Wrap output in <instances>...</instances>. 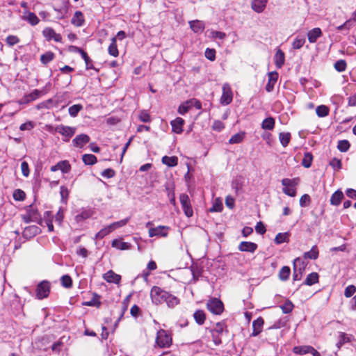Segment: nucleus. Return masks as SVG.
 <instances>
[{
	"instance_id": "a19ab883",
	"label": "nucleus",
	"mask_w": 356,
	"mask_h": 356,
	"mask_svg": "<svg viewBox=\"0 0 356 356\" xmlns=\"http://www.w3.org/2000/svg\"><path fill=\"white\" fill-rule=\"evenodd\" d=\"M223 209V205L222 201L219 198H216L212 207L209 209V211L211 213L213 212H221Z\"/></svg>"
},
{
	"instance_id": "39448f33",
	"label": "nucleus",
	"mask_w": 356,
	"mask_h": 356,
	"mask_svg": "<svg viewBox=\"0 0 356 356\" xmlns=\"http://www.w3.org/2000/svg\"><path fill=\"white\" fill-rule=\"evenodd\" d=\"M156 343L160 348H168L172 344V338L164 330L157 332Z\"/></svg>"
},
{
	"instance_id": "c03bdc74",
	"label": "nucleus",
	"mask_w": 356,
	"mask_h": 356,
	"mask_svg": "<svg viewBox=\"0 0 356 356\" xmlns=\"http://www.w3.org/2000/svg\"><path fill=\"white\" fill-rule=\"evenodd\" d=\"M312 161H313V156H312V153L306 152L304 154V157L302 161V165L305 168H308L312 165Z\"/></svg>"
},
{
	"instance_id": "bf43d9fd",
	"label": "nucleus",
	"mask_w": 356,
	"mask_h": 356,
	"mask_svg": "<svg viewBox=\"0 0 356 356\" xmlns=\"http://www.w3.org/2000/svg\"><path fill=\"white\" fill-rule=\"evenodd\" d=\"M330 165L332 166L334 170H339L342 168L341 161L339 159L333 158L330 161Z\"/></svg>"
},
{
	"instance_id": "0e129e2a",
	"label": "nucleus",
	"mask_w": 356,
	"mask_h": 356,
	"mask_svg": "<svg viewBox=\"0 0 356 356\" xmlns=\"http://www.w3.org/2000/svg\"><path fill=\"white\" fill-rule=\"evenodd\" d=\"M205 57L211 61H213L216 59V51L213 49L207 48L205 50Z\"/></svg>"
},
{
	"instance_id": "f03ea898",
	"label": "nucleus",
	"mask_w": 356,
	"mask_h": 356,
	"mask_svg": "<svg viewBox=\"0 0 356 356\" xmlns=\"http://www.w3.org/2000/svg\"><path fill=\"white\" fill-rule=\"evenodd\" d=\"M212 341L216 346H220L222 343V336L224 333H227L228 330L225 321H220L216 323L213 328L211 329Z\"/></svg>"
},
{
	"instance_id": "dca6fc26",
	"label": "nucleus",
	"mask_w": 356,
	"mask_h": 356,
	"mask_svg": "<svg viewBox=\"0 0 356 356\" xmlns=\"http://www.w3.org/2000/svg\"><path fill=\"white\" fill-rule=\"evenodd\" d=\"M257 249V245L253 242L242 241L238 245V250L241 252L253 253Z\"/></svg>"
},
{
	"instance_id": "f704fd0d",
	"label": "nucleus",
	"mask_w": 356,
	"mask_h": 356,
	"mask_svg": "<svg viewBox=\"0 0 356 356\" xmlns=\"http://www.w3.org/2000/svg\"><path fill=\"white\" fill-rule=\"evenodd\" d=\"M318 257V249L316 245H314L311 250L304 253L305 259H316Z\"/></svg>"
},
{
	"instance_id": "69168bd1",
	"label": "nucleus",
	"mask_w": 356,
	"mask_h": 356,
	"mask_svg": "<svg viewBox=\"0 0 356 356\" xmlns=\"http://www.w3.org/2000/svg\"><path fill=\"white\" fill-rule=\"evenodd\" d=\"M356 292V287L354 285H349L345 289L344 296L346 298L351 297Z\"/></svg>"
},
{
	"instance_id": "6e6552de",
	"label": "nucleus",
	"mask_w": 356,
	"mask_h": 356,
	"mask_svg": "<svg viewBox=\"0 0 356 356\" xmlns=\"http://www.w3.org/2000/svg\"><path fill=\"white\" fill-rule=\"evenodd\" d=\"M305 264L300 258H296L293 261V280H300L305 268Z\"/></svg>"
},
{
	"instance_id": "a878e982",
	"label": "nucleus",
	"mask_w": 356,
	"mask_h": 356,
	"mask_svg": "<svg viewBox=\"0 0 356 356\" xmlns=\"http://www.w3.org/2000/svg\"><path fill=\"white\" fill-rule=\"evenodd\" d=\"M352 336L345 332H339L337 346L339 349L342 346L351 341Z\"/></svg>"
},
{
	"instance_id": "de8ad7c7",
	"label": "nucleus",
	"mask_w": 356,
	"mask_h": 356,
	"mask_svg": "<svg viewBox=\"0 0 356 356\" xmlns=\"http://www.w3.org/2000/svg\"><path fill=\"white\" fill-rule=\"evenodd\" d=\"M192 108L191 106V102H190V100H188L186 102H185L184 103H183L182 104H181L179 108H178V113L181 115H184L186 114L191 108Z\"/></svg>"
},
{
	"instance_id": "4c0bfd02",
	"label": "nucleus",
	"mask_w": 356,
	"mask_h": 356,
	"mask_svg": "<svg viewBox=\"0 0 356 356\" xmlns=\"http://www.w3.org/2000/svg\"><path fill=\"white\" fill-rule=\"evenodd\" d=\"M289 234L288 232L284 233H278L275 238V243L277 245L289 242Z\"/></svg>"
},
{
	"instance_id": "3c124183",
	"label": "nucleus",
	"mask_w": 356,
	"mask_h": 356,
	"mask_svg": "<svg viewBox=\"0 0 356 356\" xmlns=\"http://www.w3.org/2000/svg\"><path fill=\"white\" fill-rule=\"evenodd\" d=\"M305 43V38L304 36H298L293 42L292 46L295 49H300Z\"/></svg>"
},
{
	"instance_id": "13d9d810",
	"label": "nucleus",
	"mask_w": 356,
	"mask_h": 356,
	"mask_svg": "<svg viewBox=\"0 0 356 356\" xmlns=\"http://www.w3.org/2000/svg\"><path fill=\"white\" fill-rule=\"evenodd\" d=\"M311 203V197L308 194H304L300 199V206L301 207H308Z\"/></svg>"
},
{
	"instance_id": "5fc2aeb1",
	"label": "nucleus",
	"mask_w": 356,
	"mask_h": 356,
	"mask_svg": "<svg viewBox=\"0 0 356 356\" xmlns=\"http://www.w3.org/2000/svg\"><path fill=\"white\" fill-rule=\"evenodd\" d=\"M61 284L65 288H71L72 286V280L70 276L65 275L61 277L60 279Z\"/></svg>"
},
{
	"instance_id": "f257e3e1",
	"label": "nucleus",
	"mask_w": 356,
	"mask_h": 356,
	"mask_svg": "<svg viewBox=\"0 0 356 356\" xmlns=\"http://www.w3.org/2000/svg\"><path fill=\"white\" fill-rule=\"evenodd\" d=\"M150 296L152 302L156 305L165 302L169 308H174L180 303L178 297L156 286L152 288Z\"/></svg>"
},
{
	"instance_id": "774afa93",
	"label": "nucleus",
	"mask_w": 356,
	"mask_h": 356,
	"mask_svg": "<svg viewBox=\"0 0 356 356\" xmlns=\"http://www.w3.org/2000/svg\"><path fill=\"white\" fill-rule=\"evenodd\" d=\"M115 171L111 168L105 169L101 172V175L103 177L108 178V179L113 177L115 176Z\"/></svg>"
},
{
	"instance_id": "6e6d98bb",
	"label": "nucleus",
	"mask_w": 356,
	"mask_h": 356,
	"mask_svg": "<svg viewBox=\"0 0 356 356\" xmlns=\"http://www.w3.org/2000/svg\"><path fill=\"white\" fill-rule=\"evenodd\" d=\"M284 314H289L293 309V305L290 300H286L283 305L280 306Z\"/></svg>"
},
{
	"instance_id": "2eb2a0df",
	"label": "nucleus",
	"mask_w": 356,
	"mask_h": 356,
	"mask_svg": "<svg viewBox=\"0 0 356 356\" xmlns=\"http://www.w3.org/2000/svg\"><path fill=\"white\" fill-rule=\"evenodd\" d=\"M268 81L266 86L267 92H272L278 79V73L277 72H270L268 74Z\"/></svg>"
},
{
	"instance_id": "b1692460",
	"label": "nucleus",
	"mask_w": 356,
	"mask_h": 356,
	"mask_svg": "<svg viewBox=\"0 0 356 356\" xmlns=\"http://www.w3.org/2000/svg\"><path fill=\"white\" fill-rule=\"evenodd\" d=\"M268 0H252V8L257 13H261L266 6Z\"/></svg>"
},
{
	"instance_id": "6ab92c4d",
	"label": "nucleus",
	"mask_w": 356,
	"mask_h": 356,
	"mask_svg": "<svg viewBox=\"0 0 356 356\" xmlns=\"http://www.w3.org/2000/svg\"><path fill=\"white\" fill-rule=\"evenodd\" d=\"M172 131L180 134L183 132V125L184 124V120L181 118H177L174 120L170 122Z\"/></svg>"
},
{
	"instance_id": "37998d69",
	"label": "nucleus",
	"mask_w": 356,
	"mask_h": 356,
	"mask_svg": "<svg viewBox=\"0 0 356 356\" xmlns=\"http://www.w3.org/2000/svg\"><path fill=\"white\" fill-rule=\"evenodd\" d=\"M316 115L320 118H324L329 114V108L327 106H318L316 108Z\"/></svg>"
},
{
	"instance_id": "412c9836",
	"label": "nucleus",
	"mask_w": 356,
	"mask_h": 356,
	"mask_svg": "<svg viewBox=\"0 0 356 356\" xmlns=\"http://www.w3.org/2000/svg\"><path fill=\"white\" fill-rule=\"evenodd\" d=\"M84 22V17L81 11H76L71 19V23L77 27L82 26Z\"/></svg>"
},
{
	"instance_id": "4468645a",
	"label": "nucleus",
	"mask_w": 356,
	"mask_h": 356,
	"mask_svg": "<svg viewBox=\"0 0 356 356\" xmlns=\"http://www.w3.org/2000/svg\"><path fill=\"white\" fill-rule=\"evenodd\" d=\"M90 137L88 135L85 134H81L77 135L72 140V145L75 147L82 148L85 145H86L90 141Z\"/></svg>"
},
{
	"instance_id": "e433bc0d",
	"label": "nucleus",
	"mask_w": 356,
	"mask_h": 356,
	"mask_svg": "<svg viewBox=\"0 0 356 356\" xmlns=\"http://www.w3.org/2000/svg\"><path fill=\"white\" fill-rule=\"evenodd\" d=\"M318 282V275L317 273H312L307 275L304 284L305 285L312 286Z\"/></svg>"
},
{
	"instance_id": "f3484780",
	"label": "nucleus",
	"mask_w": 356,
	"mask_h": 356,
	"mask_svg": "<svg viewBox=\"0 0 356 356\" xmlns=\"http://www.w3.org/2000/svg\"><path fill=\"white\" fill-rule=\"evenodd\" d=\"M103 278L109 283L119 284L121 280V276L116 274L113 270H108L104 274Z\"/></svg>"
},
{
	"instance_id": "49530a36",
	"label": "nucleus",
	"mask_w": 356,
	"mask_h": 356,
	"mask_svg": "<svg viewBox=\"0 0 356 356\" xmlns=\"http://www.w3.org/2000/svg\"><path fill=\"white\" fill-rule=\"evenodd\" d=\"M54 58V54L51 51H47L40 56L42 63L47 65Z\"/></svg>"
},
{
	"instance_id": "a211bd4d",
	"label": "nucleus",
	"mask_w": 356,
	"mask_h": 356,
	"mask_svg": "<svg viewBox=\"0 0 356 356\" xmlns=\"http://www.w3.org/2000/svg\"><path fill=\"white\" fill-rule=\"evenodd\" d=\"M264 319L261 317L257 318L256 320H254L252 322V332L251 334V336L256 337L259 334H260L262 331L263 325H264Z\"/></svg>"
},
{
	"instance_id": "9d476101",
	"label": "nucleus",
	"mask_w": 356,
	"mask_h": 356,
	"mask_svg": "<svg viewBox=\"0 0 356 356\" xmlns=\"http://www.w3.org/2000/svg\"><path fill=\"white\" fill-rule=\"evenodd\" d=\"M179 200L184 214L187 217H191L193 214V211L191 204V201L188 195L186 193L181 194L179 196Z\"/></svg>"
},
{
	"instance_id": "ea45409f",
	"label": "nucleus",
	"mask_w": 356,
	"mask_h": 356,
	"mask_svg": "<svg viewBox=\"0 0 356 356\" xmlns=\"http://www.w3.org/2000/svg\"><path fill=\"white\" fill-rule=\"evenodd\" d=\"M82 160L86 165H90L95 164L97 161V157L91 154H83L82 156Z\"/></svg>"
},
{
	"instance_id": "72a5a7b5",
	"label": "nucleus",
	"mask_w": 356,
	"mask_h": 356,
	"mask_svg": "<svg viewBox=\"0 0 356 356\" xmlns=\"http://www.w3.org/2000/svg\"><path fill=\"white\" fill-rule=\"evenodd\" d=\"M93 214V211L90 209H84L75 217L76 220L79 222L90 218Z\"/></svg>"
},
{
	"instance_id": "7c9ffc66",
	"label": "nucleus",
	"mask_w": 356,
	"mask_h": 356,
	"mask_svg": "<svg viewBox=\"0 0 356 356\" xmlns=\"http://www.w3.org/2000/svg\"><path fill=\"white\" fill-rule=\"evenodd\" d=\"M275 121L272 117L264 119L261 123V128L264 130H273L275 127Z\"/></svg>"
},
{
	"instance_id": "603ef678",
	"label": "nucleus",
	"mask_w": 356,
	"mask_h": 356,
	"mask_svg": "<svg viewBox=\"0 0 356 356\" xmlns=\"http://www.w3.org/2000/svg\"><path fill=\"white\" fill-rule=\"evenodd\" d=\"M350 146V143L347 140H341L338 142L337 148L341 152H346Z\"/></svg>"
},
{
	"instance_id": "c756f323",
	"label": "nucleus",
	"mask_w": 356,
	"mask_h": 356,
	"mask_svg": "<svg viewBox=\"0 0 356 356\" xmlns=\"http://www.w3.org/2000/svg\"><path fill=\"white\" fill-rule=\"evenodd\" d=\"M193 318L198 325H202L205 322L206 315L203 310L198 309L193 314Z\"/></svg>"
},
{
	"instance_id": "c85d7f7f",
	"label": "nucleus",
	"mask_w": 356,
	"mask_h": 356,
	"mask_svg": "<svg viewBox=\"0 0 356 356\" xmlns=\"http://www.w3.org/2000/svg\"><path fill=\"white\" fill-rule=\"evenodd\" d=\"M57 106H58L57 101H55L53 99H49L46 101H44V102L40 103L37 107L38 109H42V108L50 109V108H52L53 107H56Z\"/></svg>"
},
{
	"instance_id": "4be33fe9",
	"label": "nucleus",
	"mask_w": 356,
	"mask_h": 356,
	"mask_svg": "<svg viewBox=\"0 0 356 356\" xmlns=\"http://www.w3.org/2000/svg\"><path fill=\"white\" fill-rule=\"evenodd\" d=\"M322 35V31L320 28H314L310 30L307 33L309 42L310 43H314L317 39Z\"/></svg>"
},
{
	"instance_id": "393cba45",
	"label": "nucleus",
	"mask_w": 356,
	"mask_h": 356,
	"mask_svg": "<svg viewBox=\"0 0 356 356\" xmlns=\"http://www.w3.org/2000/svg\"><path fill=\"white\" fill-rule=\"evenodd\" d=\"M113 248H117L121 250H126L131 248V245L129 243L122 241L119 239H114L111 242Z\"/></svg>"
},
{
	"instance_id": "58836bf2",
	"label": "nucleus",
	"mask_w": 356,
	"mask_h": 356,
	"mask_svg": "<svg viewBox=\"0 0 356 356\" xmlns=\"http://www.w3.org/2000/svg\"><path fill=\"white\" fill-rule=\"evenodd\" d=\"M311 348V346H298L293 348V352L298 355H305L309 353Z\"/></svg>"
},
{
	"instance_id": "7ed1b4c3",
	"label": "nucleus",
	"mask_w": 356,
	"mask_h": 356,
	"mask_svg": "<svg viewBox=\"0 0 356 356\" xmlns=\"http://www.w3.org/2000/svg\"><path fill=\"white\" fill-rule=\"evenodd\" d=\"M298 178L283 179L282 180V184L284 186V188L282 189L283 193L290 197H295L296 195V186L298 184Z\"/></svg>"
},
{
	"instance_id": "4d7b16f0",
	"label": "nucleus",
	"mask_w": 356,
	"mask_h": 356,
	"mask_svg": "<svg viewBox=\"0 0 356 356\" xmlns=\"http://www.w3.org/2000/svg\"><path fill=\"white\" fill-rule=\"evenodd\" d=\"M346 62L344 60H339L334 63V68L337 71L342 72L346 69Z\"/></svg>"
},
{
	"instance_id": "09e8293b",
	"label": "nucleus",
	"mask_w": 356,
	"mask_h": 356,
	"mask_svg": "<svg viewBox=\"0 0 356 356\" xmlns=\"http://www.w3.org/2000/svg\"><path fill=\"white\" fill-rule=\"evenodd\" d=\"M244 136H245L244 132L237 133L231 137V138L229 140V143L230 144L240 143L243 141Z\"/></svg>"
},
{
	"instance_id": "aec40b11",
	"label": "nucleus",
	"mask_w": 356,
	"mask_h": 356,
	"mask_svg": "<svg viewBox=\"0 0 356 356\" xmlns=\"http://www.w3.org/2000/svg\"><path fill=\"white\" fill-rule=\"evenodd\" d=\"M22 19L27 21L32 26L37 25L40 20L34 13L25 11L22 16Z\"/></svg>"
},
{
	"instance_id": "1a4fd4ad",
	"label": "nucleus",
	"mask_w": 356,
	"mask_h": 356,
	"mask_svg": "<svg viewBox=\"0 0 356 356\" xmlns=\"http://www.w3.org/2000/svg\"><path fill=\"white\" fill-rule=\"evenodd\" d=\"M222 94L220 97V104L222 105L229 104L233 99V92L229 83H225L222 86Z\"/></svg>"
},
{
	"instance_id": "79ce46f5",
	"label": "nucleus",
	"mask_w": 356,
	"mask_h": 356,
	"mask_svg": "<svg viewBox=\"0 0 356 356\" xmlns=\"http://www.w3.org/2000/svg\"><path fill=\"white\" fill-rule=\"evenodd\" d=\"M291 273V269L289 266H283L279 273V277L282 281H286L289 279Z\"/></svg>"
},
{
	"instance_id": "9b49d317",
	"label": "nucleus",
	"mask_w": 356,
	"mask_h": 356,
	"mask_svg": "<svg viewBox=\"0 0 356 356\" xmlns=\"http://www.w3.org/2000/svg\"><path fill=\"white\" fill-rule=\"evenodd\" d=\"M169 229V227L163 225H159L156 227L149 228V237H165L168 236Z\"/></svg>"
},
{
	"instance_id": "680f3d73",
	"label": "nucleus",
	"mask_w": 356,
	"mask_h": 356,
	"mask_svg": "<svg viewBox=\"0 0 356 356\" xmlns=\"http://www.w3.org/2000/svg\"><path fill=\"white\" fill-rule=\"evenodd\" d=\"M19 42V39L17 36L10 35L6 38V42L9 46H13Z\"/></svg>"
},
{
	"instance_id": "052dcab7",
	"label": "nucleus",
	"mask_w": 356,
	"mask_h": 356,
	"mask_svg": "<svg viewBox=\"0 0 356 356\" xmlns=\"http://www.w3.org/2000/svg\"><path fill=\"white\" fill-rule=\"evenodd\" d=\"M60 193L61 196L62 201L64 203H66L67 201L68 195H69V190L65 186H61L60 188Z\"/></svg>"
},
{
	"instance_id": "f8f14e48",
	"label": "nucleus",
	"mask_w": 356,
	"mask_h": 356,
	"mask_svg": "<svg viewBox=\"0 0 356 356\" xmlns=\"http://www.w3.org/2000/svg\"><path fill=\"white\" fill-rule=\"evenodd\" d=\"M71 165L67 160L60 161L50 168L51 172L60 170L64 174H67L71 171Z\"/></svg>"
},
{
	"instance_id": "c9c22d12",
	"label": "nucleus",
	"mask_w": 356,
	"mask_h": 356,
	"mask_svg": "<svg viewBox=\"0 0 356 356\" xmlns=\"http://www.w3.org/2000/svg\"><path fill=\"white\" fill-rule=\"evenodd\" d=\"M108 54L114 57H117L119 55V51L118 49L117 44H116V38H111V42L108 49Z\"/></svg>"
},
{
	"instance_id": "0eeeda50",
	"label": "nucleus",
	"mask_w": 356,
	"mask_h": 356,
	"mask_svg": "<svg viewBox=\"0 0 356 356\" xmlns=\"http://www.w3.org/2000/svg\"><path fill=\"white\" fill-rule=\"evenodd\" d=\"M76 127L65 126L63 124L57 125L55 127V131L61 134L63 136V140L68 142L70 139L76 133Z\"/></svg>"
},
{
	"instance_id": "338daca9",
	"label": "nucleus",
	"mask_w": 356,
	"mask_h": 356,
	"mask_svg": "<svg viewBox=\"0 0 356 356\" xmlns=\"http://www.w3.org/2000/svg\"><path fill=\"white\" fill-rule=\"evenodd\" d=\"M109 234V230L105 227L95 234V239H102Z\"/></svg>"
},
{
	"instance_id": "cd10ccee",
	"label": "nucleus",
	"mask_w": 356,
	"mask_h": 356,
	"mask_svg": "<svg viewBox=\"0 0 356 356\" xmlns=\"http://www.w3.org/2000/svg\"><path fill=\"white\" fill-rule=\"evenodd\" d=\"M344 195L342 191L340 190H337L335 191L331 196L330 198V203L332 205L338 206L340 204L342 199L343 198Z\"/></svg>"
},
{
	"instance_id": "2f4dec72",
	"label": "nucleus",
	"mask_w": 356,
	"mask_h": 356,
	"mask_svg": "<svg viewBox=\"0 0 356 356\" xmlns=\"http://www.w3.org/2000/svg\"><path fill=\"white\" fill-rule=\"evenodd\" d=\"M162 163L168 167H175L178 164V158L177 156H164L162 157Z\"/></svg>"
},
{
	"instance_id": "bb28decb",
	"label": "nucleus",
	"mask_w": 356,
	"mask_h": 356,
	"mask_svg": "<svg viewBox=\"0 0 356 356\" xmlns=\"http://www.w3.org/2000/svg\"><path fill=\"white\" fill-rule=\"evenodd\" d=\"M285 56L284 53L278 49L275 55V63L277 68H281L284 63Z\"/></svg>"
},
{
	"instance_id": "a18cd8bd",
	"label": "nucleus",
	"mask_w": 356,
	"mask_h": 356,
	"mask_svg": "<svg viewBox=\"0 0 356 356\" xmlns=\"http://www.w3.org/2000/svg\"><path fill=\"white\" fill-rule=\"evenodd\" d=\"M279 139L283 147H286L291 140L290 133L282 132L279 135Z\"/></svg>"
},
{
	"instance_id": "5701e85b",
	"label": "nucleus",
	"mask_w": 356,
	"mask_h": 356,
	"mask_svg": "<svg viewBox=\"0 0 356 356\" xmlns=\"http://www.w3.org/2000/svg\"><path fill=\"white\" fill-rule=\"evenodd\" d=\"M191 29L196 33L204 31L205 26L204 23L200 20H193L189 22Z\"/></svg>"
},
{
	"instance_id": "20e7f679",
	"label": "nucleus",
	"mask_w": 356,
	"mask_h": 356,
	"mask_svg": "<svg viewBox=\"0 0 356 356\" xmlns=\"http://www.w3.org/2000/svg\"><path fill=\"white\" fill-rule=\"evenodd\" d=\"M51 284L47 280H43L38 284L35 289V298L42 300L47 298L50 293Z\"/></svg>"
},
{
	"instance_id": "473e14b6",
	"label": "nucleus",
	"mask_w": 356,
	"mask_h": 356,
	"mask_svg": "<svg viewBox=\"0 0 356 356\" xmlns=\"http://www.w3.org/2000/svg\"><path fill=\"white\" fill-rule=\"evenodd\" d=\"M43 94H44V92L42 90L35 89L31 93L25 95L24 97V100L25 102H32V101L38 99L39 97H40Z\"/></svg>"
},
{
	"instance_id": "8fccbe9b",
	"label": "nucleus",
	"mask_w": 356,
	"mask_h": 356,
	"mask_svg": "<svg viewBox=\"0 0 356 356\" xmlns=\"http://www.w3.org/2000/svg\"><path fill=\"white\" fill-rule=\"evenodd\" d=\"M83 109V106L81 104H74L71 106L69 109L68 112L71 117H76L79 112Z\"/></svg>"
},
{
	"instance_id": "e2e57ef3",
	"label": "nucleus",
	"mask_w": 356,
	"mask_h": 356,
	"mask_svg": "<svg viewBox=\"0 0 356 356\" xmlns=\"http://www.w3.org/2000/svg\"><path fill=\"white\" fill-rule=\"evenodd\" d=\"M139 120L143 122H149L151 121V117L149 113L147 111H142L139 115Z\"/></svg>"
},
{
	"instance_id": "423d86ee",
	"label": "nucleus",
	"mask_w": 356,
	"mask_h": 356,
	"mask_svg": "<svg viewBox=\"0 0 356 356\" xmlns=\"http://www.w3.org/2000/svg\"><path fill=\"white\" fill-rule=\"evenodd\" d=\"M207 309L216 315L220 314L224 310V305L221 300L216 298L209 299L207 303Z\"/></svg>"
},
{
	"instance_id": "ddd939ff",
	"label": "nucleus",
	"mask_w": 356,
	"mask_h": 356,
	"mask_svg": "<svg viewBox=\"0 0 356 356\" xmlns=\"http://www.w3.org/2000/svg\"><path fill=\"white\" fill-rule=\"evenodd\" d=\"M43 36L47 40H54L55 42H60L62 41V36L60 34L57 33L55 31L50 27L45 28L42 31Z\"/></svg>"
},
{
	"instance_id": "864d4df0",
	"label": "nucleus",
	"mask_w": 356,
	"mask_h": 356,
	"mask_svg": "<svg viewBox=\"0 0 356 356\" xmlns=\"http://www.w3.org/2000/svg\"><path fill=\"white\" fill-rule=\"evenodd\" d=\"M81 56V58L85 61L86 67L87 70L94 69V70H97L93 66L92 60L90 59V58L88 56V55L87 54V53L86 51L83 52Z\"/></svg>"
}]
</instances>
